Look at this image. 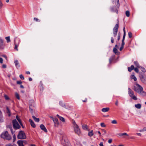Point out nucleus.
Here are the masks:
<instances>
[{"label": "nucleus", "instance_id": "obj_53", "mask_svg": "<svg viewBox=\"0 0 146 146\" xmlns=\"http://www.w3.org/2000/svg\"><path fill=\"white\" fill-rule=\"evenodd\" d=\"M0 63L2 64L3 63V59L1 58H0Z\"/></svg>", "mask_w": 146, "mask_h": 146}, {"label": "nucleus", "instance_id": "obj_10", "mask_svg": "<svg viewBox=\"0 0 146 146\" xmlns=\"http://www.w3.org/2000/svg\"><path fill=\"white\" fill-rule=\"evenodd\" d=\"M40 127L41 129L44 131L45 132H47V129L43 124L40 125Z\"/></svg>", "mask_w": 146, "mask_h": 146}, {"label": "nucleus", "instance_id": "obj_34", "mask_svg": "<svg viewBox=\"0 0 146 146\" xmlns=\"http://www.w3.org/2000/svg\"><path fill=\"white\" fill-rule=\"evenodd\" d=\"M131 79H133L135 81H136L137 80V79L135 76L133 75L132 76V77L131 78Z\"/></svg>", "mask_w": 146, "mask_h": 146}, {"label": "nucleus", "instance_id": "obj_30", "mask_svg": "<svg viewBox=\"0 0 146 146\" xmlns=\"http://www.w3.org/2000/svg\"><path fill=\"white\" fill-rule=\"evenodd\" d=\"M141 68V70L143 72H145L146 71L145 69L141 66L140 68Z\"/></svg>", "mask_w": 146, "mask_h": 146}, {"label": "nucleus", "instance_id": "obj_18", "mask_svg": "<svg viewBox=\"0 0 146 146\" xmlns=\"http://www.w3.org/2000/svg\"><path fill=\"white\" fill-rule=\"evenodd\" d=\"M134 64L138 68H140L141 66H139L138 62L137 61H135L134 62Z\"/></svg>", "mask_w": 146, "mask_h": 146}, {"label": "nucleus", "instance_id": "obj_5", "mask_svg": "<svg viewBox=\"0 0 146 146\" xmlns=\"http://www.w3.org/2000/svg\"><path fill=\"white\" fill-rule=\"evenodd\" d=\"M123 39L122 40V44L121 45V47L120 48L119 50L120 51H121L123 49V48H124V46L125 44V42H124V41L125 40V35H126V33H125V27H124L123 29Z\"/></svg>", "mask_w": 146, "mask_h": 146}, {"label": "nucleus", "instance_id": "obj_19", "mask_svg": "<svg viewBox=\"0 0 146 146\" xmlns=\"http://www.w3.org/2000/svg\"><path fill=\"white\" fill-rule=\"evenodd\" d=\"M32 117L33 119L36 122H38L39 121V118H37L35 116H33Z\"/></svg>", "mask_w": 146, "mask_h": 146}, {"label": "nucleus", "instance_id": "obj_3", "mask_svg": "<svg viewBox=\"0 0 146 146\" xmlns=\"http://www.w3.org/2000/svg\"><path fill=\"white\" fill-rule=\"evenodd\" d=\"M128 93L129 96L132 99L135 100H137V98L134 95L133 92L129 88H128Z\"/></svg>", "mask_w": 146, "mask_h": 146}, {"label": "nucleus", "instance_id": "obj_39", "mask_svg": "<svg viewBox=\"0 0 146 146\" xmlns=\"http://www.w3.org/2000/svg\"><path fill=\"white\" fill-rule=\"evenodd\" d=\"M18 141H21L22 144H23V143L25 144L27 143V141L26 140H19Z\"/></svg>", "mask_w": 146, "mask_h": 146}, {"label": "nucleus", "instance_id": "obj_54", "mask_svg": "<svg viewBox=\"0 0 146 146\" xmlns=\"http://www.w3.org/2000/svg\"><path fill=\"white\" fill-rule=\"evenodd\" d=\"M112 139H109L108 141V142L109 143H111L112 142Z\"/></svg>", "mask_w": 146, "mask_h": 146}, {"label": "nucleus", "instance_id": "obj_16", "mask_svg": "<svg viewBox=\"0 0 146 146\" xmlns=\"http://www.w3.org/2000/svg\"><path fill=\"white\" fill-rule=\"evenodd\" d=\"M6 112L8 113V115L9 116L11 115L10 111L9 108L8 107H6Z\"/></svg>", "mask_w": 146, "mask_h": 146}, {"label": "nucleus", "instance_id": "obj_32", "mask_svg": "<svg viewBox=\"0 0 146 146\" xmlns=\"http://www.w3.org/2000/svg\"><path fill=\"white\" fill-rule=\"evenodd\" d=\"M15 47L14 49H16L17 51L18 50V49L17 48V47L18 46V44H17L15 42Z\"/></svg>", "mask_w": 146, "mask_h": 146}, {"label": "nucleus", "instance_id": "obj_21", "mask_svg": "<svg viewBox=\"0 0 146 146\" xmlns=\"http://www.w3.org/2000/svg\"><path fill=\"white\" fill-rule=\"evenodd\" d=\"M113 51L115 54H118V51L116 48H113Z\"/></svg>", "mask_w": 146, "mask_h": 146}, {"label": "nucleus", "instance_id": "obj_20", "mask_svg": "<svg viewBox=\"0 0 146 146\" xmlns=\"http://www.w3.org/2000/svg\"><path fill=\"white\" fill-rule=\"evenodd\" d=\"M135 106L136 108L139 109H140L141 107V104H135Z\"/></svg>", "mask_w": 146, "mask_h": 146}, {"label": "nucleus", "instance_id": "obj_45", "mask_svg": "<svg viewBox=\"0 0 146 146\" xmlns=\"http://www.w3.org/2000/svg\"><path fill=\"white\" fill-rule=\"evenodd\" d=\"M20 78L22 80H24V78L22 74H21L19 76Z\"/></svg>", "mask_w": 146, "mask_h": 146}, {"label": "nucleus", "instance_id": "obj_13", "mask_svg": "<svg viewBox=\"0 0 146 146\" xmlns=\"http://www.w3.org/2000/svg\"><path fill=\"white\" fill-rule=\"evenodd\" d=\"M110 110L108 108H103L102 109V111L103 112H106Z\"/></svg>", "mask_w": 146, "mask_h": 146}, {"label": "nucleus", "instance_id": "obj_17", "mask_svg": "<svg viewBox=\"0 0 146 146\" xmlns=\"http://www.w3.org/2000/svg\"><path fill=\"white\" fill-rule=\"evenodd\" d=\"M14 63L15 64L17 68H18L19 67V62H18V61L17 60H15L14 61Z\"/></svg>", "mask_w": 146, "mask_h": 146}, {"label": "nucleus", "instance_id": "obj_35", "mask_svg": "<svg viewBox=\"0 0 146 146\" xmlns=\"http://www.w3.org/2000/svg\"><path fill=\"white\" fill-rule=\"evenodd\" d=\"M34 20L36 22H40V20L38 19L37 18L34 17Z\"/></svg>", "mask_w": 146, "mask_h": 146}, {"label": "nucleus", "instance_id": "obj_57", "mask_svg": "<svg viewBox=\"0 0 146 146\" xmlns=\"http://www.w3.org/2000/svg\"><path fill=\"white\" fill-rule=\"evenodd\" d=\"M123 136L126 135V136H129L126 133H123Z\"/></svg>", "mask_w": 146, "mask_h": 146}, {"label": "nucleus", "instance_id": "obj_44", "mask_svg": "<svg viewBox=\"0 0 146 146\" xmlns=\"http://www.w3.org/2000/svg\"><path fill=\"white\" fill-rule=\"evenodd\" d=\"M134 70L137 73H138L139 70L137 67L135 68H134Z\"/></svg>", "mask_w": 146, "mask_h": 146}, {"label": "nucleus", "instance_id": "obj_28", "mask_svg": "<svg viewBox=\"0 0 146 146\" xmlns=\"http://www.w3.org/2000/svg\"><path fill=\"white\" fill-rule=\"evenodd\" d=\"M34 101L33 100H31L29 102V105H31V104L32 105V106H33L34 105Z\"/></svg>", "mask_w": 146, "mask_h": 146}, {"label": "nucleus", "instance_id": "obj_40", "mask_svg": "<svg viewBox=\"0 0 146 146\" xmlns=\"http://www.w3.org/2000/svg\"><path fill=\"white\" fill-rule=\"evenodd\" d=\"M100 125L102 127H106V125L104 123H100Z\"/></svg>", "mask_w": 146, "mask_h": 146}, {"label": "nucleus", "instance_id": "obj_49", "mask_svg": "<svg viewBox=\"0 0 146 146\" xmlns=\"http://www.w3.org/2000/svg\"><path fill=\"white\" fill-rule=\"evenodd\" d=\"M3 121V119L2 116V114L1 116H0V122H2Z\"/></svg>", "mask_w": 146, "mask_h": 146}, {"label": "nucleus", "instance_id": "obj_4", "mask_svg": "<svg viewBox=\"0 0 146 146\" xmlns=\"http://www.w3.org/2000/svg\"><path fill=\"white\" fill-rule=\"evenodd\" d=\"M26 137L25 133L23 131H19L17 135L18 139H24Z\"/></svg>", "mask_w": 146, "mask_h": 146}, {"label": "nucleus", "instance_id": "obj_56", "mask_svg": "<svg viewBox=\"0 0 146 146\" xmlns=\"http://www.w3.org/2000/svg\"><path fill=\"white\" fill-rule=\"evenodd\" d=\"M2 57L5 58L6 60L7 59V57L5 55H3L2 56Z\"/></svg>", "mask_w": 146, "mask_h": 146}, {"label": "nucleus", "instance_id": "obj_64", "mask_svg": "<svg viewBox=\"0 0 146 146\" xmlns=\"http://www.w3.org/2000/svg\"><path fill=\"white\" fill-rule=\"evenodd\" d=\"M26 73L27 74H30V72L29 71H26Z\"/></svg>", "mask_w": 146, "mask_h": 146}, {"label": "nucleus", "instance_id": "obj_47", "mask_svg": "<svg viewBox=\"0 0 146 146\" xmlns=\"http://www.w3.org/2000/svg\"><path fill=\"white\" fill-rule=\"evenodd\" d=\"M5 146H17L16 145H13L11 143H9L7 144Z\"/></svg>", "mask_w": 146, "mask_h": 146}, {"label": "nucleus", "instance_id": "obj_23", "mask_svg": "<svg viewBox=\"0 0 146 146\" xmlns=\"http://www.w3.org/2000/svg\"><path fill=\"white\" fill-rule=\"evenodd\" d=\"M15 95L16 97L19 100L20 99V97L19 94L17 92H15Z\"/></svg>", "mask_w": 146, "mask_h": 146}, {"label": "nucleus", "instance_id": "obj_12", "mask_svg": "<svg viewBox=\"0 0 146 146\" xmlns=\"http://www.w3.org/2000/svg\"><path fill=\"white\" fill-rule=\"evenodd\" d=\"M29 122H30L31 125L32 127L33 128H35L36 127V125L34 122L31 119H30L29 120Z\"/></svg>", "mask_w": 146, "mask_h": 146}, {"label": "nucleus", "instance_id": "obj_33", "mask_svg": "<svg viewBox=\"0 0 146 146\" xmlns=\"http://www.w3.org/2000/svg\"><path fill=\"white\" fill-rule=\"evenodd\" d=\"M59 119L60 120H61L63 122H64L65 121L63 117H60Z\"/></svg>", "mask_w": 146, "mask_h": 146}, {"label": "nucleus", "instance_id": "obj_22", "mask_svg": "<svg viewBox=\"0 0 146 146\" xmlns=\"http://www.w3.org/2000/svg\"><path fill=\"white\" fill-rule=\"evenodd\" d=\"M94 134L93 130H91L89 132L88 135L90 137L92 136Z\"/></svg>", "mask_w": 146, "mask_h": 146}, {"label": "nucleus", "instance_id": "obj_46", "mask_svg": "<svg viewBox=\"0 0 146 146\" xmlns=\"http://www.w3.org/2000/svg\"><path fill=\"white\" fill-rule=\"evenodd\" d=\"M4 97H5V99L6 100H9V98L8 96H7L6 95H5Z\"/></svg>", "mask_w": 146, "mask_h": 146}, {"label": "nucleus", "instance_id": "obj_41", "mask_svg": "<svg viewBox=\"0 0 146 146\" xmlns=\"http://www.w3.org/2000/svg\"><path fill=\"white\" fill-rule=\"evenodd\" d=\"M111 123L112 124H116L117 123V121L115 120H114L111 121Z\"/></svg>", "mask_w": 146, "mask_h": 146}, {"label": "nucleus", "instance_id": "obj_63", "mask_svg": "<svg viewBox=\"0 0 146 146\" xmlns=\"http://www.w3.org/2000/svg\"><path fill=\"white\" fill-rule=\"evenodd\" d=\"M115 105L116 106H118V102L117 100L115 103Z\"/></svg>", "mask_w": 146, "mask_h": 146}, {"label": "nucleus", "instance_id": "obj_62", "mask_svg": "<svg viewBox=\"0 0 146 146\" xmlns=\"http://www.w3.org/2000/svg\"><path fill=\"white\" fill-rule=\"evenodd\" d=\"M136 134L139 136H141V134L139 133H137Z\"/></svg>", "mask_w": 146, "mask_h": 146}, {"label": "nucleus", "instance_id": "obj_61", "mask_svg": "<svg viewBox=\"0 0 146 146\" xmlns=\"http://www.w3.org/2000/svg\"><path fill=\"white\" fill-rule=\"evenodd\" d=\"M143 131H146V127H144L143 128Z\"/></svg>", "mask_w": 146, "mask_h": 146}, {"label": "nucleus", "instance_id": "obj_15", "mask_svg": "<svg viewBox=\"0 0 146 146\" xmlns=\"http://www.w3.org/2000/svg\"><path fill=\"white\" fill-rule=\"evenodd\" d=\"M7 127L8 128H9L10 129V131H11V133H12V134H13V129L12 128L11 125V124H10L9 125H7Z\"/></svg>", "mask_w": 146, "mask_h": 146}, {"label": "nucleus", "instance_id": "obj_8", "mask_svg": "<svg viewBox=\"0 0 146 146\" xmlns=\"http://www.w3.org/2000/svg\"><path fill=\"white\" fill-rule=\"evenodd\" d=\"M139 77L141 81L143 83L146 84V76L144 74H140Z\"/></svg>", "mask_w": 146, "mask_h": 146}, {"label": "nucleus", "instance_id": "obj_1", "mask_svg": "<svg viewBox=\"0 0 146 146\" xmlns=\"http://www.w3.org/2000/svg\"><path fill=\"white\" fill-rule=\"evenodd\" d=\"M136 85L138 88H137L135 87L134 89V90L141 95H146V93L143 91V89L142 87L138 84H136Z\"/></svg>", "mask_w": 146, "mask_h": 146}, {"label": "nucleus", "instance_id": "obj_55", "mask_svg": "<svg viewBox=\"0 0 146 146\" xmlns=\"http://www.w3.org/2000/svg\"><path fill=\"white\" fill-rule=\"evenodd\" d=\"M102 131L104 133L103 134H106V131L104 129H103Z\"/></svg>", "mask_w": 146, "mask_h": 146}, {"label": "nucleus", "instance_id": "obj_27", "mask_svg": "<svg viewBox=\"0 0 146 146\" xmlns=\"http://www.w3.org/2000/svg\"><path fill=\"white\" fill-rule=\"evenodd\" d=\"M5 39L7 40V42L8 43L10 42V40L9 36L6 37H5Z\"/></svg>", "mask_w": 146, "mask_h": 146}, {"label": "nucleus", "instance_id": "obj_37", "mask_svg": "<svg viewBox=\"0 0 146 146\" xmlns=\"http://www.w3.org/2000/svg\"><path fill=\"white\" fill-rule=\"evenodd\" d=\"M117 1V4L116 5L117 7H119V0H115Z\"/></svg>", "mask_w": 146, "mask_h": 146}, {"label": "nucleus", "instance_id": "obj_25", "mask_svg": "<svg viewBox=\"0 0 146 146\" xmlns=\"http://www.w3.org/2000/svg\"><path fill=\"white\" fill-rule=\"evenodd\" d=\"M17 143L19 146H24L23 144H22L21 141H17Z\"/></svg>", "mask_w": 146, "mask_h": 146}, {"label": "nucleus", "instance_id": "obj_38", "mask_svg": "<svg viewBox=\"0 0 146 146\" xmlns=\"http://www.w3.org/2000/svg\"><path fill=\"white\" fill-rule=\"evenodd\" d=\"M60 104L62 107H64L65 106V105L62 102H60Z\"/></svg>", "mask_w": 146, "mask_h": 146}, {"label": "nucleus", "instance_id": "obj_43", "mask_svg": "<svg viewBox=\"0 0 146 146\" xmlns=\"http://www.w3.org/2000/svg\"><path fill=\"white\" fill-rule=\"evenodd\" d=\"M29 110L31 112H32L33 111V109L32 108H31L32 106V105L31 104V105H29Z\"/></svg>", "mask_w": 146, "mask_h": 146}, {"label": "nucleus", "instance_id": "obj_48", "mask_svg": "<svg viewBox=\"0 0 146 146\" xmlns=\"http://www.w3.org/2000/svg\"><path fill=\"white\" fill-rule=\"evenodd\" d=\"M3 43V40L0 38V46L2 45Z\"/></svg>", "mask_w": 146, "mask_h": 146}, {"label": "nucleus", "instance_id": "obj_11", "mask_svg": "<svg viewBox=\"0 0 146 146\" xmlns=\"http://www.w3.org/2000/svg\"><path fill=\"white\" fill-rule=\"evenodd\" d=\"M53 121L54 123V126L56 127L59 124L58 122V119L56 118H53Z\"/></svg>", "mask_w": 146, "mask_h": 146}, {"label": "nucleus", "instance_id": "obj_2", "mask_svg": "<svg viewBox=\"0 0 146 146\" xmlns=\"http://www.w3.org/2000/svg\"><path fill=\"white\" fill-rule=\"evenodd\" d=\"M1 136L2 138L7 140H9L11 138V136L8 134L7 131L3 133Z\"/></svg>", "mask_w": 146, "mask_h": 146}, {"label": "nucleus", "instance_id": "obj_52", "mask_svg": "<svg viewBox=\"0 0 146 146\" xmlns=\"http://www.w3.org/2000/svg\"><path fill=\"white\" fill-rule=\"evenodd\" d=\"M111 42L113 43L114 42V39L113 37H111Z\"/></svg>", "mask_w": 146, "mask_h": 146}, {"label": "nucleus", "instance_id": "obj_24", "mask_svg": "<svg viewBox=\"0 0 146 146\" xmlns=\"http://www.w3.org/2000/svg\"><path fill=\"white\" fill-rule=\"evenodd\" d=\"M16 118L17 120L19 122V123L20 124V125H22V122L21 121V120L20 119V118L18 116H16Z\"/></svg>", "mask_w": 146, "mask_h": 146}, {"label": "nucleus", "instance_id": "obj_59", "mask_svg": "<svg viewBox=\"0 0 146 146\" xmlns=\"http://www.w3.org/2000/svg\"><path fill=\"white\" fill-rule=\"evenodd\" d=\"M2 67H3V68H6V65H5V64H3V65H2Z\"/></svg>", "mask_w": 146, "mask_h": 146}, {"label": "nucleus", "instance_id": "obj_36", "mask_svg": "<svg viewBox=\"0 0 146 146\" xmlns=\"http://www.w3.org/2000/svg\"><path fill=\"white\" fill-rule=\"evenodd\" d=\"M120 33H119L117 35V40L119 41L120 39Z\"/></svg>", "mask_w": 146, "mask_h": 146}, {"label": "nucleus", "instance_id": "obj_14", "mask_svg": "<svg viewBox=\"0 0 146 146\" xmlns=\"http://www.w3.org/2000/svg\"><path fill=\"white\" fill-rule=\"evenodd\" d=\"M134 66L133 65H132L130 67L128 68V70L129 72H131L132 70L134 69Z\"/></svg>", "mask_w": 146, "mask_h": 146}, {"label": "nucleus", "instance_id": "obj_6", "mask_svg": "<svg viewBox=\"0 0 146 146\" xmlns=\"http://www.w3.org/2000/svg\"><path fill=\"white\" fill-rule=\"evenodd\" d=\"M12 123L13 128L15 129H19L21 127L18 122L15 119L12 121Z\"/></svg>", "mask_w": 146, "mask_h": 146}, {"label": "nucleus", "instance_id": "obj_26", "mask_svg": "<svg viewBox=\"0 0 146 146\" xmlns=\"http://www.w3.org/2000/svg\"><path fill=\"white\" fill-rule=\"evenodd\" d=\"M125 15L127 17H129L130 15V12L129 11H127L125 12Z\"/></svg>", "mask_w": 146, "mask_h": 146}, {"label": "nucleus", "instance_id": "obj_42", "mask_svg": "<svg viewBox=\"0 0 146 146\" xmlns=\"http://www.w3.org/2000/svg\"><path fill=\"white\" fill-rule=\"evenodd\" d=\"M72 123L73 125V127L74 126H76V125H77L75 121L74 120H72Z\"/></svg>", "mask_w": 146, "mask_h": 146}, {"label": "nucleus", "instance_id": "obj_7", "mask_svg": "<svg viewBox=\"0 0 146 146\" xmlns=\"http://www.w3.org/2000/svg\"><path fill=\"white\" fill-rule=\"evenodd\" d=\"M119 26V24H116L113 29V36L114 37H116L117 34Z\"/></svg>", "mask_w": 146, "mask_h": 146}, {"label": "nucleus", "instance_id": "obj_29", "mask_svg": "<svg viewBox=\"0 0 146 146\" xmlns=\"http://www.w3.org/2000/svg\"><path fill=\"white\" fill-rule=\"evenodd\" d=\"M82 128L84 130H86L87 129V126L85 125H84L82 126Z\"/></svg>", "mask_w": 146, "mask_h": 146}, {"label": "nucleus", "instance_id": "obj_51", "mask_svg": "<svg viewBox=\"0 0 146 146\" xmlns=\"http://www.w3.org/2000/svg\"><path fill=\"white\" fill-rule=\"evenodd\" d=\"M3 6V4L1 1L0 0V9H1Z\"/></svg>", "mask_w": 146, "mask_h": 146}, {"label": "nucleus", "instance_id": "obj_58", "mask_svg": "<svg viewBox=\"0 0 146 146\" xmlns=\"http://www.w3.org/2000/svg\"><path fill=\"white\" fill-rule=\"evenodd\" d=\"M120 136H123V133H120L118 134Z\"/></svg>", "mask_w": 146, "mask_h": 146}, {"label": "nucleus", "instance_id": "obj_31", "mask_svg": "<svg viewBox=\"0 0 146 146\" xmlns=\"http://www.w3.org/2000/svg\"><path fill=\"white\" fill-rule=\"evenodd\" d=\"M128 35L129 36V38H131L132 37V33L130 32H129L128 33Z\"/></svg>", "mask_w": 146, "mask_h": 146}, {"label": "nucleus", "instance_id": "obj_60", "mask_svg": "<svg viewBox=\"0 0 146 146\" xmlns=\"http://www.w3.org/2000/svg\"><path fill=\"white\" fill-rule=\"evenodd\" d=\"M100 146H104L103 142H101L99 144Z\"/></svg>", "mask_w": 146, "mask_h": 146}, {"label": "nucleus", "instance_id": "obj_9", "mask_svg": "<svg viewBox=\"0 0 146 146\" xmlns=\"http://www.w3.org/2000/svg\"><path fill=\"white\" fill-rule=\"evenodd\" d=\"M73 127L75 132L76 133L79 135L80 133V129L78 125H76L74 126Z\"/></svg>", "mask_w": 146, "mask_h": 146}, {"label": "nucleus", "instance_id": "obj_50", "mask_svg": "<svg viewBox=\"0 0 146 146\" xmlns=\"http://www.w3.org/2000/svg\"><path fill=\"white\" fill-rule=\"evenodd\" d=\"M17 84H21L22 83V82L21 81H18L17 82Z\"/></svg>", "mask_w": 146, "mask_h": 146}]
</instances>
